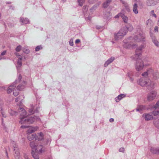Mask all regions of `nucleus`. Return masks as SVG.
I'll use <instances>...</instances> for the list:
<instances>
[{"mask_svg": "<svg viewBox=\"0 0 159 159\" xmlns=\"http://www.w3.org/2000/svg\"><path fill=\"white\" fill-rule=\"evenodd\" d=\"M6 51H3L1 54V55H5L6 53Z\"/></svg>", "mask_w": 159, "mask_h": 159, "instance_id": "45", "label": "nucleus"}, {"mask_svg": "<svg viewBox=\"0 0 159 159\" xmlns=\"http://www.w3.org/2000/svg\"><path fill=\"white\" fill-rule=\"evenodd\" d=\"M147 6H152L157 3V2L155 0H147L146 2Z\"/></svg>", "mask_w": 159, "mask_h": 159, "instance_id": "11", "label": "nucleus"}, {"mask_svg": "<svg viewBox=\"0 0 159 159\" xmlns=\"http://www.w3.org/2000/svg\"><path fill=\"white\" fill-rule=\"evenodd\" d=\"M151 14L152 16L155 18L157 17V16L155 14H154V11L153 10L152 11H151Z\"/></svg>", "mask_w": 159, "mask_h": 159, "instance_id": "38", "label": "nucleus"}, {"mask_svg": "<svg viewBox=\"0 0 159 159\" xmlns=\"http://www.w3.org/2000/svg\"><path fill=\"white\" fill-rule=\"evenodd\" d=\"M148 79L145 80L144 78L140 79L138 81V84L142 86H145L148 85Z\"/></svg>", "mask_w": 159, "mask_h": 159, "instance_id": "4", "label": "nucleus"}, {"mask_svg": "<svg viewBox=\"0 0 159 159\" xmlns=\"http://www.w3.org/2000/svg\"><path fill=\"white\" fill-rule=\"evenodd\" d=\"M143 48L142 46H141L137 48L135 50V59H137L139 56L141 55L142 50Z\"/></svg>", "mask_w": 159, "mask_h": 159, "instance_id": "8", "label": "nucleus"}, {"mask_svg": "<svg viewBox=\"0 0 159 159\" xmlns=\"http://www.w3.org/2000/svg\"><path fill=\"white\" fill-rule=\"evenodd\" d=\"M20 99L19 98H16L15 101L16 102H17L19 101Z\"/></svg>", "mask_w": 159, "mask_h": 159, "instance_id": "49", "label": "nucleus"}, {"mask_svg": "<svg viewBox=\"0 0 159 159\" xmlns=\"http://www.w3.org/2000/svg\"><path fill=\"white\" fill-rule=\"evenodd\" d=\"M120 17L122 18L124 22L125 23H127L128 20V17L122 13H120Z\"/></svg>", "mask_w": 159, "mask_h": 159, "instance_id": "15", "label": "nucleus"}, {"mask_svg": "<svg viewBox=\"0 0 159 159\" xmlns=\"http://www.w3.org/2000/svg\"><path fill=\"white\" fill-rule=\"evenodd\" d=\"M14 84H15L9 86L7 89V92L8 93H11L12 92L13 89H15V85L16 84V83L15 81L14 83Z\"/></svg>", "mask_w": 159, "mask_h": 159, "instance_id": "14", "label": "nucleus"}, {"mask_svg": "<svg viewBox=\"0 0 159 159\" xmlns=\"http://www.w3.org/2000/svg\"><path fill=\"white\" fill-rule=\"evenodd\" d=\"M143 116H144L145 119L147 120H151L153 119V116L148 114H145V115H143Z\"/></svg>", "mask_w": 159, "mask_h": 159, "instance_id": "16", "label": "nucleus"}, {"mask_svg": "<svg viewBox=\"0 0 159 159\" xmlns=\"http://www.w3.org/2000/svg\"><path fill=\"white\" fill-rule=\"evenodd\" d=\"M21 78H22V77H21V75H19V77H18V79L20 81L21 80Z\"/></svg>", "mask_w": 159, "mask_h": 159, "instance_id": "51", "label": "nucleus"}, {"mask_svg": "<svg viewBox=\"0 0 159 159\" xmlns=\"http://www.w3.org/2000/svg\"><path fill=\"white\" fill-rule=\"evenodd\" d=\"M85 1V0H78L79 5L80 6H82L84 2Z\"/></svg>", "mask_w": 159, "mask_h": 159, "instance_id": "31", "label": "nucleus"}, {"mask_svg": "<svg viewBox=\"0 0 159 159\" xmlns=\"http://www.w3.org/2000/svg\"><path fill=\"white\" fill-rule=\"evenodd\" d=\"M21 49V46L20 45H19L16 48V50L17 52H19Z\"/></svg>", "mask_w": 159, "mask_h": 159, "instance_id": "34", "label": "nucleus"}, {"mask_svg": "<svg viewBox=\"0 0 159 159\" xmlns=\"http://www.w3.org/2000/svg\"><path fill=\"white\" fill-rule=\"evenodd\" d=\"M159 106V101H158L156 103L155 105V106L154 107V108L156 109Z\"/></svg>", "mask_w": 159, "mask_h": 159, "instance_id": "39", "label": "nucleus"}, {"mask_svg": "<svg viewBox=\"0 0 159 159\" xmlns=\"http://www.w3.org/2000/svg\"><path fill=\"white\" fill-rule=\"evenodd\" d=\"M136 47V45L132 44L131 45V47L132 48H135Z\"/></svg>", "mask_w": 159, "mask_h": 159, "instance_id": "47", "label": "nucleus"}, {"mask_svg": "<svg viewBox=\"0 0 159 159\" xmlns=\"http://www.w3.org/2000/svg\"><path fill=\"white\" fill-rule=\"evenodd\" d=\"M143 63L141 60H138L136 62V68L138 71L142 70L143 67Z\"/></svg>", "mask_w": 159, "mask_h": 159, "instance_id": "3", "label": "nucleus"}, {"mask_svg": "<svg viewBox=\"0 0 159 159\" xmlns=\"http://www.w3.org/2000/svg\"><path fill=\"white\" fill-rule=\"evenodd\" d=\"M114 121V119L111 118L110 119V121L111 122H113Z\"/></svg>", "mask_w": 159, "mask_h": 159, "instance_id": "52", "label": "nucleus"}, {"mask_svg": "<svg viewBox=\"0 0 159 159\" xmlns=\"http://www.w3.org/2000/svg\"><path fill=\"white\" fill-rule=\"evenodd\" d=\"M138 5L136 3H135L133 6V11L134 12L135 14H137L138 13Z\"/></svg>", "mask_w": 159, "mask_h": 159, "instance_id": "20", "label": "nucleus"}, {"mask_svg": "<svg viewBox=\"0 0 159 159\" xmlns=\"http://www.w3.org/2000/svg\"><path fill=\"white\" fill-rule=\"evenodd\" d=\"M13 94L15 96H16L18 95L19 93L18 91L15 90L13 92Z\"/></svg>", "mask_w": 159, "mask_h": 159, "instance_id": "37", "label": "nucleus"}, {"mask_svg": "<svg viewBox=\"0 0 159 159\" xmlns=\"http://www.w3.org/2000/svg\"><path fill=\"white\" fill-rule=\"evenodd\" d=\"M148 74L147 71H146L142 75V76L144 77H147L148 75Z\"/></svg>", "mask_w": 159, "mask_h": 159, "instance_id": "35", "label": "nucleus"}, {"mask_svg": "<svg viewBox=\"0 0 159 159\" xmlns=\"http://www.w3.org/2000/svg\"><path fill=\"white\" fill-rule=\"evenodd\" d=\"M25 88V86L23 85H19L17 87V89L19 90H21Z\"/></svg>", "mask_w": 159, "mask_h": 159, "instance_id": "29", "label": "nucleus"}, {"mask_svg": "<svg viewBox=\"0 0 159 159\" xmlns=\"http://www.w3.org/2000/svg\"><path fill=\"white\" fill-rule=\"evenodd\" d=\"M20 22L24 24H27L29 22L28 20H27L26 19H24L23 18H21L20 19Z\"/></svg>", "mask_w": 159, "mask_h": 159, "instance_id": "24", "label": "nucleus"}, {"mask_svg": "<svg viewBox=\"0 0 159 159\" xmlns=\"http://www.w3.org/2000/svg\"><path fill=\"white\" fill-rule=\"evenodd\" d=\"M123 4H124V5L125 6V7L126 8L128 7V6L127 3H126L125 2H123Z\"/></svg>", "mask_w": 159, "mask_h": 159, "instance_id": "43", "label": "nucleus"}, {"mask_svg": "<svg viewBox=\"0 0 159 159\" xmlns=\"http://www.w3.org/2000/svg\"><path fill=\"white\" fill-rule=\"evenodd\" d=\"M24 157L25 159H29L28 156H27L25 155Z\"/></svg>", "mask_w": 159, "mask_h": 159, "instance_id": "54", "label": "nucleus"}, {"mask_svg": "<svg viewBox=\"0 0 159 159\" xmlns=\"http://www.w3.org/2000/svg\"><path fill=\"white\" fill-rule=\"evenodd\" d=\"M15 54L16 55V57L18 58V59L22 60V57L21 55H20L18 53L15 52Z\"/></svg>", "mask_w": 159, "mask_h": 159, "instance_id": "32", "label": "nucleus"}, {"mask_svg": "<svg viewBox=\"0 0 159 159\" xmlns=\"http://www.w3.org/2000/svg\"><path fill=\"white\" fill-rule=\"evenodd\" d=\"M156 96V93L155 91H152L149 93L147 96V100L149 102H152Z\"/></svg>", "mask_w": 159, "mask_h": 159, "instance_id": "2", "label": "nucleus"}, {"mask_svg": "<svg viewBox=\"0 0 159 159\" xmlns=\"http://www.w3.org/2000/svg\"><path fill=\"white\" fill-rule=\"evenodd\" d=\"M45 152L44 150H32L31 154L33 157L35 159H39V155Z\"/></svg>", "mask_w": 159, "mask_h": 159, "instance_id": "1", "label": "nucleus"}, {"mask_svg": "<svg viewBox=\"0 0 159 159\" xmlns=\"http://www.w3.org/2000/svg\"><path fill=\"white\" fill-rule=\"evenodd\" d=\"M119 152H124L125 150H119Z\"/></svg>", "mask_w": 159, "mask_h": 159, "instance_id": "53", "label": "nucleus"}, {"mask_svg": "<svg viewBox=\"0 0 159 159\" xmlns=\"http://www.w3.org/2000/svg\"><path fill=\"white\" fill-rule=\"evenodd\" d=\"M1 14L0 13V17H1Z\"/></svg>", "mask_w": 159, "mask_h": 159, "instance_id": "57", "label": "nucleus"}, {"mask_svg": "<svg viewBox=\"0 0 159 159\" xmlns=\"http://www.w3.org/2000/svg\"><path fill=\"white\" fill-rule=\"evenodd\" d=\"M111 0H107L103 4V7L104 8H107L109 5V4L111 2Z\"/></svg>", "mask_w": 159, "mask_h": 159, "instance_id": "18", "label": "nucleus"}, {"mask_svg": "<svg viewBox=\"0 0 159 159\" xmlns=\"http://www.w3.org/2000/svg\"><path fill=\"white\" fill-rule=\"evenodd\" d=\"M137 111H139V109H137Z\"/></svg>", "mask_w": 159, "mask_h": 159, "instance_id": "56", "label": "nucleus"}, {"mask_svg": "<svg viewBox=\"0 0 159 159\" xmlns=\"http://www.w3.org/2000/svg\"><path fill=\"white\" fill-rule=\"evenodd\" d=\"M114 60V58L112 57L111 58L109 59L104 64L105 66H107L111 62Z\"/></svg>", "mask_w": 159, "mask_h": 159, "instance_id": "21", "label": "nucleus"}, {"mask_svg": "<svg viewBox=\"0 0 159 159\" xmlns=\"http://www.w3.org/2000/svg\"><path fill=\"white\" fill-rule=\"evenodd\" d=\"M154 31L155 32H158V28L157 26H155L154 28Z\"/></svg>", "mask_w": 159, "mask_h": 159, "instance_id": "41", "label": "nucleus"}, {"mask_svg": "<svg viewBox=\"0 0 159 159\" xmlns=\"http://www.w3.org/2000/svg\"><path fill=\"white\" fill-rule=\"evenodd\" d=\"M28 134L29 135L27 136V138L29 141L36 140L37 139V136L36 134Z\"/></svg>", "mask_w": 159, "mask_h": 159, "instance_id": "9", "label": "nucleus"}, {"mask_svg": "<svg viewBox=\"0 0 159 159\" xmlns=\"http://www.w3.org/2000/svg\"><path fill=\"white\" fill-rule=\"evenodd\" d=\"M127 29L129 31H132L134 29V28L131 25H129V27H127Z\"/></svg>", "mask_w": 159, "mask_h": 159, "instance_id": "28", "label": "nucleus"}, {"mask_svg": "<svg viewBox=\"0 0 159 159\" xmlns=\"http://www.w3.org/2000/svg\"><path fill=\"white\" fill-rule=\"evenodd\" d=\"M122 38L123 37L122 36V35L120 34H118V33L115 34V39L116 40H118Z\"/></svg>", "mask_w": 159, "mask_h": 159, "instance_id": "22", "label": "nucleus"}, {"mask_svg": "<svg viewBox=\"0 0 159 159\" xmlns=\"http://www.w3.org/2000/svg\"><path fill=\"white\" fill-rule=\"evenodd\" d=\"M150 151L153 154H159V150H150Z\"/></svg>", "mask_w": 159, "mask_h": 159, "instance_id": "27", "label": "nucleus"}, {"mask_svg": "<svg viewBox=\"0 0 159 159\" xmlns=\"http://www.w3.org/2000/svg\"><path fill=\"white\" fill-rule=\"evenodd\" d=\"M125 95L124 94H121L119 95L117 97V98L119 100L121 99L122 98L125 97Z\"/></svg>", "mask_w": 159, "mask_h": 159, "instance_id": "30", "label": "nucleus"}, {"mask_svg": "<svg viewBox=\"0 0 159 159\" xmlns=\"http://www.w3.org/2000/svg\"><path fill=\"white\" fill-rule=\"evenodd\" d=\"M30 146L31 148L32 149H35L36 148V145L35 143L34 142H31L30 143Z\"/></svg>", "mask_w": 159, "mask_h": 159, "instance_id": "26", "label": "nucleus"}, {"mask_svg": "<svg viewBox=\"0 0 159 159\" xmlns=\"http://www.w3.org/2000/svg\"><path fill=\"white\" fill-rule=\"evenodd\" d=\"M69 43L70 45L72 46L73 45V43L72 40H70L69 41Z\"/></svg>", "mask_w": 159, "mask_h": 159, "instance_id": "44", "label": "nucleus"}, {"mask_svg": "<svg viewBox=\"0 0 159 159\" xmlns=\"http://www.w3.org/2000/svg\"><path fill=\"white\" fill-rule=\"evenodd\" d=\"M127 32V30L126 28H123L120 29L118 32V34L122 35L123 37L125 35Z\"/></svg>", "mask_w": 159, "mask_h": 159, "instance_id": "13", "label": "nucleus"}, {"mask_svg": "<svg viewBox=\"0 0 159 159\" xmlns=\"http://www.w3.org/2000/svg\"><path fill=\"white\" fill-rule=\"evenodd\" d=\"M39 120L40 118L36 116L34 117H30L29 118H27V124H30L33 123L34 120V119Z\"/></svg>", "mask_w": 159, "mask_h": 159, "instance_id": "12", "label": "nucleus"}, {"mask_svg": "<svg viewBox=\"0 0 159 159\" xmlns=\"http://www.w3.org/2000/svg\"><path fill=\"white\" fill-rule=\"evenodd\" d=\"M38 134L39 136V137L37 138L38 141H41L43 140L44 139V135L42 132L38 133Z\"/></svg>", "mask_w": 159, "mask_h": 159, "instance_id": "19", "label": "nucleus"}, {"mask_svg": "<svg viewBox=\"0 0 159 159\" xmlns=\"http://www.w3.org/2000/svg\"><path fill=\"white\" fill-rule=\"evenodd\" d=\"M39 129V127L38 126L33 127L30 126L29 127V129L27 130L28 134H31V133L35 132Z\"/></svg>", "mask_w": 159, "mask_h": 159, "instance_id": "7", "label": "nucleus"}, {"mask_svg": "<svg viewBox=\"0 0 159 159\" xmlns=\"http://www.w3.org/2000/svg\"><path fill=\"white\" fill-rule=\"evenodd\" d=\"M6 154L7 156L8 157L7 152V151H6Z\"/></svg>", "mask_w": 159, "mask_h": 159, "instance_id": "55", "label": "nucleus"}, {"mask_svg": "<svg viewBox=\"0 0 159 159\" xmlns=\"http://www.w3.org/2000/svg\"><path fill=\"white\" fill-rule=\"evenodd\" d=\"M40 48H42V47H41V46H37L36 48H35V51H39Z\"/></svg>", "mask_w": 159, "mask_h": 159, "instance_id": "36", "label": "nucleus"}, {"mask_svg": "<svg viewBox=\"0 0 159 159\" xmlns=\"http://www.w3.org/2000/svg\"><path fill=\"white\" fill-rule=\"evenodd\" d=\"M134 38L135 40L137 42H139L144 39H145V37L142 34H140L138 35L135 36Z\"/></svg>", "mask_w": 159, "mask_h": 159, "instance_id": "6", "label": "nucleus"}, {"mask_svg": "<svg viewBox=\"0 0 159 159\" xmlns=\"http://www.w3.org/2000/svg\"><path fill=\"white\" fill-rule=\"evenodd\" d=\"M20 120L19 121L20 123L21 124H27V119H25V118L20 117Z\"/></svg>", "mask_w": 159, "mask_h": 159, "instance_id": "17", "label": "nucleus"}, {"mask_svg": "<svg viewBox=\"0 0 159 159\" xmlns=\"http://www.w3.org/2000/svg\"><path fill=\"white\" fill-rule=\"evenodd\" d=\"M119 16H120V13L118 14L117 15H116L115 17V18H118Z\"/></svg>", "mask_w": 159, "mask_h": 159, "instance_id": "48", "label": "nucleus"}, {"mask_svg": "<svg viewBox=\"0 0 159 159\" xmlns=\"http://www.w3.org/2000/svg\"><path fill=\"white\" fill-rule=\"evenodd\" d=\"M29 52L30 51L28 49H26L25 51H24V52L26 54H28V53H29Z\"/></svg>", "mask_w": 159, "mask_h": 159, "instance_id": "42", "label": "nucleus"}, {"mask_svg": "<svg viewBox=\"0 0 159 159\" xmlns=\"http://www.w3.org/2000/svg\"><path fill=\"white\" fill-rule=\"evenodd\" d=\"M20 117L25 118L27 117V112L23 108H20L18 109Z\"/></svg>", "mask_w": 159, "mask_h": 159, "instance_id": "5", "label": "nucleus"}, {"mask_svg": "<svg viewBox=\"0 0 159 159\" xmlns=\"http://www.w3.org/2000/svg\"><path fill=\"white\" fill-rule=\"evenodd\" d=\"M80 42V40H79V39H77L76 40L75 43H79V42Z\"/></svg>", "mask_w": 159, "mask_h": 159, "instance_id": "50", "label": "nucleus"}, {"mask_svg": "<svg viewBox=\"0 0 159 159\" xmlns=\"http://www.w3.org/2000/svg\"><path fill=\"white\" fill-rule=\"evenodd\" d=\"M148 86H150L151 88H153L155 84L154 83L150 80L149 79H148Z\"/></svg>", "mask_w": 159, "mask_h": 159, "instance_id": "23", "label": "nucleus"}, {"mask_svg": "<svg viewBox=\"0 0 159 159\" xmlns=\"http://www.w3.org/2000/svg\"><path fill=\"white\" fill-rule=\"evenodd\" d=\"M154 125L158 128L159 129V120H155L153 122Z\"/></svg>", "mask_w": 159, "mask_h": 159, "instance_id": "25", "label": "nucleus"}, {"mask_svg": "<svg viewBox=\"0 0 159 159\" xmlns=\"http://www.w3.org/2000/svg\"><path fill=\"white\" fill-rule=\"evenodd\" d=\"M154 43L155 45L157 46H158L159 45V43L157 41L155 40L154 41Z\"/></svg>", "mask_w": 159, "mask_h": 159, "instance_id": "40", "label": "nucleus"}, {"mask_svg": "<svg viewBox=\"0 0 159 159\" xmlns=\"http://www.w3.org/2000/svg\"><path fill=\"white\" fill-rule=\"evenodd\" d=\"M21 60H22L20 59H18V60L17 63L18 66L19 67H20L22 66Z\"/></svg>", "mask_w": 159, "mask_h": 159, "instance_id": "33", "label": "nucleus"}, {"mask_svg": "<svg viewBox=\"0 0 159 159\" xmlns=\"http://www.w3.org/2000/svg\"><path fill=\"white\" fill-rule=\"evenodd\" d=\"M28 111L30 115L34 114L35 112H38V111L34 110V106L32 105H30L28 107Z\"/></svg>", "mask_w": 159, "mask_h": 159, "instance_id": "10", "label": "nucleus"}, {"mask_svg": "<svg viewBox=\"0 0 159 159\" xmlns=\"http://www.w3.org/2000/svg\"><path fill=\"white\" fill-rule=\"evenodd\" d=\"M149 20H148V21H149Z\"/></svg>", "mask_w": 159, "mask_h": 159, "instance_id": "58", "label": "nucleus"}, {"mask_svg": "<svg viewBox=\"0 0 159 159\" xmlns=\"http://www.w3.org/2000/svg\"><path fill=\"white\" fill-rule=\"evenodd\" d=\"M29 127V126L22 125L21 126V128H26L28 127Z\"/></svg>", "mask_w": 159, "mask_h": 159, "instance_id": "46", "label": "nucleus"}]
</instances>
